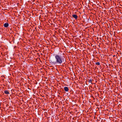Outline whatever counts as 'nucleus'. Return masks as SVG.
I'll return each mask as SVG.
<instances>
[{
  "instance_id": "f257e3e1",
  "label": "nucleus",
  "mask_w": 122,
  "mask_h": 122,
  "mask_svg": "<svg viewBox=\"0 0 122 122\" xmlns=\"http://www.w3.org/2000/svg\"><path fill=\"white\" fill-rule=\"evenodd\" d=\"M56 61L50 60V63L52 65L57 64L60 65L62 63H65L66 62V59L64 55L62 54H58L56 55L55 56Z\"/></svg>"
},
{
  "instance_id": "f03ea898",
  "label": "nucleus",
  "mask_w": 122,
  "mask_h": 122,
  "mask_svg": "<svg viewBox=\"0 0 122 122\" xmlns=\"http://www.w3.org/2000/svg\"><path fill=\"white\" fill-rule=\"evenodd\" d=\"M72 16L73 18H75V20H76L77 19L78 16L77 15L75 14H73L72 15Z\"/></svg>"
},
{
  "instance_id": "7ed1b4c3",
  "label": "nucleus",
  "mask_w": 122,
  "mask_h": 122,
  "mask_svg": "<svg viewBox=\"0 0 122 122\" xmlns=\"http://www.w3.org/2000/svg\"><path fill=\"white\" fill-rule=\"evenodd\" d=\"M64 88L65 92H68V91L69 89L67 87H65Z\"/></svg>"
},
{
  "instance_id": "20e7f679",
  "label": "nucleus",
  "mask_w": 122,
  "mask_h": 122,
  "mask_svg": "<svg viewBox=\"0 0 122 122\" xmlns=\"http://www.w3.org/2000/svg\"><path fill=\"white\" fill-rule=\"evenodd\" d=\"M9 26V23H6L4 24V26L5 27H7Z\"/></svg>"
},
{
  "instance_id": "39448f33",
  "label": "nucleus",
  "mask_w": 122,
  "mask_h": 122,
  "mask_svg": "<svg viewBox=\"0 0 122 122\" xmlns=\"http://www.w3.org/2000/svg\"><path fill=\"white\" fill-rule=\"evenodd\" d=\"M5 93L6 94H9L10 93L8 90H5L4 91Z\"/></svg>"
},
{
  "instance_id": "423d86ee",
  "label": "nucleus",
  "mask_w": 122,
  "mask_h": 122,
  "mask_svg": "<svg viewBox=\"0 0 122 122\" xmlns=\"http://www.w3.org/2000/svg\"><path fill=\"white\" fill-rule=\"evenodd\" d=\"M92 79H90L89 80V81H88V82L89 83H92Z\"/></svg>"
},
{
  "instance_id": "0eeeda50",
  "label": "nucleus",
  "mask_w": 122,
  "mask_h": 122,
  "mask_svg": "<svg viewBox=\"0 0 122 122\" xmlns=\"http://www.w3.org/2000/svg\"><path fill=\"white\" fill-rule=\"evenodd\" d=\"M95 64L97 65H99L100 64L99 62H97L95 63Z\"/></svg>"
}]
</instances>
